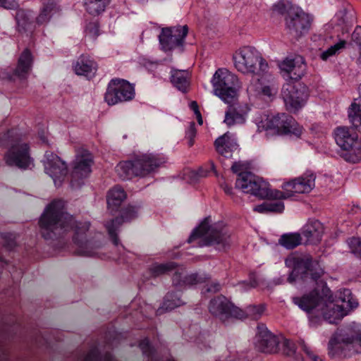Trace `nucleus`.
Returning <instances> with one entry per match:
<instances>
[{
  "label": "nucleus",
  "instance_id": "f257e3e1",
  "mask_svg": "<svg viewBox=\"0 0 361 361\" xmlns=\"http://www.w3.org/2000/svg\"><path fill=\"white\" fill-rule=\"evenodd\" d=\"M64 209L62 200H54L47 206L39 221L40 232L45 238H50L51 233L60 236L69 232L78 234L88 230L87 225L78 226L73 216Z\"/></svg>",
  "mask_w": 361,
  "mask_h": 361
},
{
  "label": "nucleus",
  "instance_id": "f03ea898",
  "mask_svg": "<svg viewBox=\"0 0 361 361\" xmlns=\"http://www.w3.org/2000/svg\"><path fill=\"white\" fill-rule=\"evenodd\" d=\"M165 162L164 157L147 153L137 156L133 160L120 162L116 166V171L122 179H130L134 176H146Z\"/></svg>",
  "mask_w": 361,
  "mask_h": 361
},
{
  "label": "nucleus",
  "instance_id": "7ed1b4c3",
  "mask_svg": "<svg viewBox=\"0 0 361 361\" xmlns=\"http://www.w3.org/2000/svg\"><path fill=\"white\" fill-rule=\"evenodd\" d=\"M285 264L291 269L288 278L289 282H294L299 278L304 279L308 276L316 280L323 274V270L318 262L314 260L308 253L293 252L286 258Z\"/></svg>",
  "mask_w": 361,
  "mask_h": 361
},
{
  "label": "nucleus",
  "instance_id": "20e7f679",
  "mask_svg": "<svg viewBox=\"0 0 361 361\" xmlns=\"http://www.w3.org/2000/svg\"><path fill=\"white\" fill-rule=\"evenodd\" d=\"M258 128L269 131L277 135H290L300 137L303 128L293 117L281 113L271 115H264L257 123Z\"/></svg>",
  "mask_w": 361,
  "mask_h": 361
},
{
  "label": "nucleus",
  "instance_id": "39448f33",
  "mask_svg": "<svg viewBox=\"0 0 361 361\" xmlns=\"http://www.w3.org/2000/svg\"><path fill=\"white\" fill-rule=\"evenodd\" d=\"M213 93L224 102L239 97L241 82L238 76L226 68L216 71L211 80Z\"/></svg>",
  "mask_w": 361,
  "mask_h": 361
},
{
  "label": "nucleus",
  "instance_id": "423d86ee",
  "mask_svg": "<svg viewBox=\"0 0 361 361\" xmlns=\"http://www.w3.org/2000/svg\"><path fill=\"white\" fill-rule=\"evenodd\" d=\"M235 68L244 74L259 75L268 68V63L254 47H245L233 55Z\"/></svg>",
  "mask_w": 361,
  "mask_h": 361
},
{
  "label": "nucleus",
  "instance_id": "0eeeda50",
  "mask_svg": "<svg viewBox=\"0 0 361 361\" xmlns=\"http://www.w3.org/2000/svg\"><path fill=\"white\" fill-rule=\"evenodd\" d=\"M361 353V334L353 329H346L336 334L329 342L331 356H349Z\"/></svg>",
  "mask_w": 361,
  "mask_h": 361
},
{
  "label": "nucleus",
  "instance_id": "6e6552de",
  "mask_svg": "<svg viewBox=\"0 0 361 361\" xmlns=\"http://www.w3.org/2000/svg\"><path fill=\"white\" fill-rule=\"evenodd\" d=\"M4 161L8 166H16L26 170L34 166V159L30 155L29 142L23 135L13 138L10 147L4 156Z\"/></svg>",
  "mask_w": 361,
  "mask_h": 361
},
{
  "label": "nucleus",
  "instance_id": "1a4fd4ad",
  "mask_svg": "<svg viewBox=\"0 0 361 361\" xmlns=\"http://www.w3.org/2000/svg\"><path fill=\"white\" fill-rule=\"evenodd\" d=\"M274 9L281 13L286 11V28L293 38L298 39L308 32L311 21L310 16L303 11L298 8H286L285 5L281 4L275 5Z\"/></svg>",
  "mask_w": 361,
  "mask_h": 361
},
{
  "label": "nucleus",
  "instance_id": "9d476101",
  "mask_svg": "<svg viewBox=\"0 0 361 361\" xmlns=\"http://www.w3.org/2000/svg\"><path fill=\"white\" fill-rule=\"evenodd\" d=\"M202 237L205 238L207 244L216 245L219 250L227 248L232 244V238L229 231L226 228H212L208 219L202 221L194 231L189 238V242Z\"/></svg>",
  "mask_w": 361,
  "mask_h": 361
},
{
  "label": "nucleus",
  "instance_id": "9b49d317",
  "mask_svg": "<svg viewBox=\"0 0 361 361\" xmlns=\"http://www.w3.org/2000/svg\"><path fill=\"white\" fill-rule=\"evenodd\" d=\"M324 307L319 314L318 322L322 319L327 320L330 323H334L338 320L342 319L347 314L348 312L357 307V303L355 302L354 305L350 299L345 300H336L333 299V295L329 288H326V294L324 295Z\"/></svg>",
  "mask_w": 361,
  "mask_h": 361
},
{
  "label": "nucleus",
  "instance_id": "f8f14e48",
  "mask_svg": "<svg viewBox=\"0 0 361 361\" xmlns=\"http://www.w3.org/2000/svg\"><path fill=\"white\" fill-rule=\"evenodd\" d=\"M135 97L133 85L128 81L115 78L112 79L107 87L104 100L109 106L116 105L121 102L132 100Z\"/></svg>",
  "mask_w": 361,
  "mask_h": 361
},
{
  "label": "nucleus",
  "instance_id": "ddd939ff",
  "mask_svg": "<svg viewBox=\"0 0 361 361\" xmlns=\"http://www.w3.org/2000/svg\"><path fill=\"white\" fill-rule=\"evenodd\" d=\"M325 294L326 288H323L321 293L313 291L302 297L294 298L293 302L309 314L312 322L318 323L319 314L324 307Z\"/></svg>",
  "mask_w": 361,
  "mask_h": 361
},
{
  "label": "nucleus",
  "instance_id": "4468645a",
  "mask_svg": "<svg viewBox=\"0 0 361 361\" xmlns=\"http://www.w3.org/2000/svg\"><path fill=\"white\" fill-rule=\"evenodd\" d=\"M282 97L288 109L297 111L308 97L307 88L299 82H288L283 87Z\"/></svg>",
  "mask_w": 361,
  "mask_h": 361
},
{
  "label": "nucleus",
  "instance_id": "2eb2a0df",
  "mask_svg": "<svg viewBox=\"0 0 361 361\" xmlns=\"http://www.w3.org/2000/svg\"><path fill=\"white\" fill-rule=\"evenodd\" d=\"M224 103L227 104V109L225 111L224 123L228 128L245 123L250 111L247 104L240 102L239 97H236L233 101Z\"/></svg>",
  "mask_w": 361,
  "mask_h": 361
},
{
  "label": "nucleus",
  "instance_id": "dca6fc26",
  "mask_svg": "<svg viewBox=\"0 0 361 361\" xmlns=\"http://www.w3.org/2000/svg\"><path fill=\"white\" fill-rule=\"evenodd\" d=\"M281 338L273 334L267 327L259 324L257 326V333L256 334L255 347L264 353H277L280 351Z\"/></svg>",
  "mask_w": 361,
  "mask_h": 361
},
{
  "label": "nucleus",
  "instance_id": "f3484780",
  "mask_svg": "<svg viewBox=\"0 0 361 361\" xmlns=\"http://www.w3.org/2000/svg\"><path fill=\"white\" fill-rule=\"evenodd\" d=\"M236 186L243 192L259 197H264L268 195L266 183L250 172L239 173Z\"/></svg>",
  "mask_w": 361,
  "mask_h": 361
},
{
  "label": "nucleus",
  "instance_id": "a211bd4d",
  "mask_svg": "<svg viewBox=\"0 0 361 361\" xmlns=\"http://www.w3.org/2000/svg\"><path fill=\"white\" fill-rule=\"evenodd\" d=\"M209 310L212 314L224 322L231 317L238 318L244 315L241 309L235 307L223 296L212 300Z\"/></svg>",
  "mask_w": 361,
  "mask_h": 361
},
{
  "label": "nucleus",
  "instance_id": "6ab92c4d",
  "mask_svg": "<svg viewBox=\"0 0 361 361\" xmlns=\"http://www.w3.org/2000/svg\"><path fill=\"white\" fill-rule=\"evenodd\" d=\"M188 32L187 25L163 28L159 42L164 50H171L183 44Z\"/></svg>",
  "mask_w": 361,
  "mask_h": 361
},
{
  "label": "nucleus",
  "instance_id": "aec40b11",
  "mask_svg": "<svg viewBox=\"0 0 361 361\" xmlns=\"http://www.w3.org/2000/svg\"><path fill=\"white\" fill-rule=\"evenodd\" d=\"M316 176L308 172L302 176L285 182V189L287 194L293 197L296 194L310 192L315 187Z\"/></svg>",
  "mask_w": 361,
  "mask_h": 361
},
{
  "label": "nucleus",
  "instance_id": "412c9836",
  "mask_svg": "<svg viewBox=\"0 0 361 361\" xmlns=\"http://www.w3.org/2000/svg\"><path fill=\"white\" fill-rule=\"evenodd\" d=\"M43 164L46 173L54 179L55 183L67 174L66 163L52 152H46Z\"/></svg>",
  "mask_w": 361,
  "mask_h": 361
},
{
  "label": "nucleus",
  "instance_id": "4be33fe9",
  "mask_svg": "<svg viewBox=\"0 0 361 361\" xmlns=\"http://www.w3.org/2000/svg\"><path fill=\"white\" fill-rule=\"evenodd\" d=\"M279 66L281 71L293 80L301 78L306 69L305 59L300 55L286 57L279 63Z\"/></svg>",
  "mask_w": 361,
  "mask_h": 361
},
{
  "label": "nucleus",
  "instance_id": "5701e85b",
  "mask_svg": "<svg viewBox=\"0 0 361 361\" xmlns=\"http://www.w3.org/2000/svg\"><path fill=\"white\" fill-rule=\"evenodd\" d=\"M93 163L92 154L85 149L78 152L72 171V176L75 179L87 177L91 172Z\"/></svg>",
  "mask_w": 361,
  "mask_h": 361
},
{
  "label": "nucleus",
  "instance_id": "b1692460",
  "mask_svg": "<svg viewBox=\"0 0 361 361\" xmlns=\"http://www.w3.org/2000/svg\"><path fill=\"white\" fill-rule=\"evenodd\" d=\"M33 56L28 49H25L20 54L13 75L20 79H25L28 75L33 63Z\"/></svg>",
  "mask_w": 361,
  "mask_h": 361
},
{
  "label": "nucleus",
  "instance_id": "393cba45",
  "mask_svg": "<svg viewBox=\"0 0 361 361\" xmlns=\"http://www.w3.org/2000/svg\"><path fill=\"white\" fill-rule=\"evenodd\" d=\"M322 230V225L317 221L307 224L302 231V235L305 238V244L319 243L321 240Z\"/></svg>",
  "mask_w": 361,
  "mask_h": 361
},
{
  "label": "nucleus",
  "instance_id": "a878e982",
  "mask_svg": "<svg viewBox=\"0 0 361 361\" xmlns=\"http://www.w3.org/2000/svg\"><path fill=\"white\" fill-rule=\"evenodd\" d=\"M335 140L337 145L343 149L349 147L358 140L355 133H353L346 127H338L335 130Z\"/></svg>",
  "mask_w": 361,
  "mask_h": 361
},
{
  "label": "nucleus",
  "instance_id": "bb28decb",
  "mask_svg": "<svg viewBox=\"0 0 361 361\" xmlns=\"http://www.w3.org/2000/svg\"><path fill=\"white\" fill-rule=\"evenodd\" d=\"M235 146L236 143L229 133H225L215 141L216 151L224 157L231 156V152L235 148Z\"/></svg>",
  "mask_w": 361,
  "mask_h": 361
},
{
  "label": "nucleus",
  "instance_id": "cd10ccee",
  "mask_svg": "<svg viewBox=\"0 0 361 361\" xmlns=\"http://www.w3.org/2000/svg\"><path fill=\"white\" fill-rule=\"evenodd\" d=\"M127 194L121 186L111 188L107 195L108 207L111 210H116L126 200Z\"/></svg>",
  "mask_w": 361,
  "mask_h": 361
},
{
  "label": "nucleus",
  "instance_id": "c85d7f7f",
  "mask_svg": "<svg viewBox=\"0 0 361 361\" xmlns=\"http://www.w3.org/2000/svg\"><path fill=\"white\" fill-rule=\"evenodd\" d=\"M342 157L347 161L356 163L361 160V140L342 149Z\"/></svg>",
  "mask_w": 361,
  "mask_h": 361
},
{
  "label": "nucleus",
  "instance_id": "c756f323",
  "mask_svg": "<svg viewBox=\"0 0 361 361\" xmlns=\"http://www.w3.org/2000/svg\"><path fill=\"white\" fill-rule=\"evenodd\" d=\"M279 244L287 250H292L302 244V238L299 233H286L280 237Z\"/></svg>",
  "mask_w": 361,
  "mask_h": 361
},
{
  "label": "nucleus",
  "instance_id": "7c9ffc66",
  "mask_svg": "<svg viewBox=\"0 0 361 361\" xmlns=\"http://www.w3.org/2000/svg\"><path fill=\"white\" fill-rule=\"evenodd\" d=\"M58 11V7L54 0H48L44 4L41 11L36 18V23L39 25L47 23L51 17Z\"/></svg>",
  "mask_w": 361,
  "mask_h": 361
},
{
  "label": "nucleus",
  "instance_id": "2f4dec72",
  "mask_svg": "<svg viewBox=\"0 0 361 361\" xmlns=\"http://www.w3.org/2000/svg\"><path fill=\"white\" fill-rule=\"evenodd\" d=\"M96 68V65L92 61L85 59H80L74 66L76 74L85 76L94 74Z\"/></svg>",
  "mask_w": 361,
  "mask_h": 361
},
{
  "label": "nucleus",
  "instance_id": "473e14b6",
  "mask_svg": "<svg viewBox=\"0 0 361 361\" xmlns=\"http://www.w3.org/2000/svg\"><path fill=\"white\" fill-rule=\"evenodd\" d=\"M17 29L20 32H24L32 27V16L30 12L24 10H19L16 16Z\"/></svg>",
  "mask_w": 361,
  "mask_h": 361
},
{
  "label": "nucleus",
  "instance_id": "72a5a7b5",
  "mask_svg": "<svg viewBox=\"0 0 361 361\" xmlns=\"http://www.w3.org/2000/svg\"><path fill=\"white\" fill-rule=\"evenodd\" d=\"M188 73L185 71H173L171 75L172 83L182 92H186L189 82Z\"/></svg>",
  "mask_w": 361,
  "mask_h": 361
},
{
  "label": "nucleus",
  "instance_id": "f704fd0d",
  "mask_svg": "<svg viewBox=\"0 0 361 361\" xmlns=\"http://www.w3.org/2000/svg\"><path fill=\"white\" fill-rule=\"evenodd\" d=\"M265 310L266 305L264 304L250 305L245 310H241L244 315L243 317H238L237 319H243L250 317L253 319H258L264 314Z\"/></svg>",
  "mask_w": 361,
  "mask_h": 361
},
{
  "label": "nucleus",
  "instance_id": "c9c22d12",
  "mask_svg": "<svg viewBox=\"0 0 361 361\" xmlns=\"http://www.w3.org/2000/svg\"><path fill=\"white\" fill-rule=\"evenodd\" d=\"M110 0H85L87 11L93 16L100 14L105 10Z\"/></svg>",
  "mask_w": 361,
  "mask_h": 361
},
{
  "label": "nucleus",
  "instance_id": "e433bc0d",
  "mask_svg": "<svg viewBox=\"0 0 361 361\" xmlns=\"http://www.w3.org/2000/svg\"><path fill=\"white\" fill-rule=\"evenodd\" d=\"M176 268L173 262H167L164 264H154L149 268V271L153 276H159L167 274Z\"/></svg>",
  "mask_w": 361,
  "mask_h": 361
},
{
  "label": "nucleus",
  "instance_id": "4c0bfd02",
  "mask_svg": "<svg viewBox=\"0 0 361 361\" xmlns=\"http://www.w3.org/2000/svg\"><path fill=\"white\" fill-rule=\"evenodd\" d=\"M348 117L351 123L361 132V106L351 104L348 110Z\"/></svg>",
  "mask_w": 361,
  "mask_h": 361
},
{
  "label": "nucleus",
  "instance_id": "58836bf2",
  "mask_svg": "<svg viewBox=\"0 0 361 361\" xmlns=\"http://www.w3.org/2000/svg\"><path fill=\"white\" fill-rule=\"evenodd\" d=\"M183 269H181L180 271L178 270L175 272L173 276V283L176 286H181L183 285H190L196 282V276L191 275L189 276L183 277Z\"/></svg>",
  "mask_w": 361,
  "mask_h": 361
},
{
  "label": "nucleus",
  "instance_id": "ea45409f",
  "mask_svg": "<svg viewBox=\"0 0 361 361\" xmlns=\"http://www.w3.org/2000/svg\"><path fill=\"white\" fill-rule=\"evenodd\" d=\"M284 209V204L281 202H272L269 204H263L257 207L256 210L258 212H273L281 213Z\"/></svg>",
  "mask_w": 361,
  "mask_h": 361
},
{
  "label": "nucleus",
  "instance_id": "a19ab883",
  "mask_svg": "<svg viewBox=\"0 0 361 361\" xmlns=\"http://www.w3.org/2000/svg\"><path fill=\"white\" fill-rule=\"evenodd\" d=\"M280 350L286 356L292 357L295 353V344L286 338H281Z\"/></svg>",
  "mask_w": 361,
  "mask_h": 361
},
{
  "label": "nucleus",
  "instance_id": "79ce46f5",
  "mask_svg": "<svg viewBox=\"0 0 361 361\" xmlns=\"http://www.w3.org/2000/svg\"><path fill=\"white\" fill-rule=\"evenodd\" d=\"M345 44V41H340L339 42L336 43L334 46H331L326 51H323L320 57L323 61H326L329 57L335 55L338 51L340 49L344 48Z\"/></svg>",
  "mask_w": 361,
  "mask_h": 361
},
{
  "label": "nucleus",
  "instance_id": "37998d69",
  "mask_svg": "<svg viewBox=\"0 0 361 361\" xmlns=\"http://www.w3.org/2000/svg\"><path fill=\"white\" fill-rule=\"evenodd\" d=\"M348 244L351 252L356 257L361 258V239L353 237L348 240Z\"/></svg>",
  "mask_w": 361,
  "mask_h": 361
},
{
  "label": "nucleus",
  "instance_id": "c03bdc74",
  "mask_svg": "<svg viewBox=\"0 0 361 361\" xmlns=\"http://www.w3.org/2000/svg\"><path fill=\"white\" fill-rule=\"evenodd\" d=\"M285 183H283L281 188L282 190H271L269 192H268V195L271 197L276 200H285L290 197H292V195L287 194V191L285 189Z\"/></svg>",
  "mask_w": 361,
  "mask_h": 361
},
{
  "label": "nucleus",
  "instance_id": "a18cd8bd",
  "mask_svg": "<svg viewBox=\"0 0 361 361\" xmlns=\"http://www.w3.org/2000/svg\"><path fill=\"white\" fill-rule=\"evenodd\" d=\"M196 135L195 124L191 122L186 131V138L188 140V146L192 147L194 145V138Z\"/></svg>",
  "mask_w": 361,
  "mask_h": 361
},
{
  "label": "nucleus",
  "instance_id": "49530a36",
  "mask_svg": "<svg viewBox=\"0 0 361 361\" xmlns=\"http://www.w3.org/2000/svg\"><path fill=\"white\" fill-rule=\"evenodd\" d=\"M87 35L92 39H94L99 35V27L94 23H90L86 29Z\"/></svg>",
  "mask_w": 361,
  "mask_h": 361
},
{
  "label": "nucleus",
  "instance_id": "de8ad7c7",
  "mask_svg": "<svg viewBox=\"0 0 361 361\" xmlns=\"http://www.w3.org/2000/svg\"><path fill=\"white\" fill-rule=\"evenodd\" d=\"M2 243L8 248H11L15 245L14 238L11 234L4 233L1 235Z\"/></svg>",
  "mask_w": 361,
  "mask_h": 361
},
{
  "label": "nucleus",
  "instance_id": "09e8293b",
  "mask_svg": "<svg viewBox=\"0 0 361 361\" xmlns=\"http://www.w3.org/2000/svg\"><path fill=\"white\" fill-rule=\"evenodd\" d=\"M353 41L361 47V27H357L355 30L352 35ZM360 64H361V54L358 59Z\"/></svg>",
  "mask_w": 361,
  "mask_h": 361
},
{
  "label": "nucleus",
  "instance_id": "8fccbe9b",
  "mask_svg": "<svg viewBox=\"0 0 361 361\" xmlns=\"http://www.w3.org/2000/svg\"><path fill=\"white\" fill-rule=\"evenodd\" d=\"M205 292L216 293L220 290V284L218 282L207 283L205 286Z\"/></svg>",
  "mask_w": 361,
  "mask_h": 361
},
{
  "label": "nucleus",
  "instance_id": "3c124183",
  "mask_svg": "<svg viewBox=\"0 0 361 361\" xmlns=\"http://www.w3.org/2000/svg\"><path fill=\"white\" fill-rule=\"evenodd\" d=\"M0 6L8 9H12L17 6V2L16 0H0Z\"/></svg>",
  "mask_w": 361,
  "mask_h": 361
},
{
  "label": "nucleus",
  "instance_id": "603ef678",
  "mask_svg": "<svg viewBox=\"0 0 361 361\" xmlns=\"http://www.w3.org/2000/svg\"><path fill=\"white\" fill-rule=\"evenodd\" d=\"M232 171L234 173H240L241 170L243 169V166L239 163H234L231 167Z\"/></svg>",
  "mask_w": 361,
  "mask_h": 361
},
{
  "label": "nucleus",
  "instance_id": "864d4df0",
  "mask_svg": "<svg viewBox=\"0 0 361 361\" xmlns=\"http://www.w3.org/2000/svg\"><path fill=\"white\" fill-rule=\"evenodd\" d=\"M190 107L193 110L195 114L200 113L198 104L195 101H192L190 104Z\"/></svg>",
  "mask_w": 361,
  "mask_h": 361
},
{
  "label": "nucleus",
  "instance_id": "5fc2aeb1",
  "mask_svg": "<svg viewBox=\"0 0 361 361\" xmlns=\"http://www.w3.org/2000/svg\"><path fill=\"white\" fill-rule=\"evenodd\" d=\"M305 350L306 351L307 354L310 356V357L313 361H322V360L319 357H318L317 355H314L313 353L310 352L306 348H305Z\"/></svg>",
  "mask_w": 361,
  "mask_h": 361
},
{
  "label": "nucleus",
  "instance_id": "6e6d98bb",
  "mask_svg": "<svg viewBox=\"0 0 361 361\" xmlns=\"http://www.w3.org/2000/svg\"><path fill=\"white\" fill-rule=\"evenodd\" d=\"M114 221H112L111 224H109L107 225V228H108V231H109V233L111 234V235H113L114 233Z\"/></svg>",
  "mask_w": 361,
  "mask_h": 361
},
{
  "label": "nucleus",
  "instance_id": "4d7b16f0",
  "mask_svg": "<svg viewBox=\"0 0 361 361\" xmlns=\"http://www.w3.org/2000/svg\"><path fill=\"white\" fill-rule=\"evenodd\" d=\"M196 117H197V122L200 125H202L203 123V121H202V115H201V113H198L197 114H195Z\"/></svg>",
  "mask_w": 361,
  "mask_h": 361
},
{
  "label": "nucleus",
  "instance_id": "13d9d810",
  "mask_svg": "<svg viewBox=\"0 0 361 361\" xmlns=\"http://www.w3.org/2000/svg\"><path fill=\"white\" fill-rule=\"evenodd\" d=\"M263 92L265 94L271 95V90L269 87H264Z\"/></svg>",
  "mask_w": 361,
  "mask_h": 361
},
{
  "label": "nucleus",
  "instance_id": "bf43d9fd",
  "mask_svg": "<svg viewBox=\"0 0 361 361\" xmlns=\"http://www.w3.org/2000/svg\"><path fill=\"white\" fill-rule=\"evenodd\" d=\"M165 305H166V308H173V307H176V306H178L180 305V302L178 301V302L176 303L173 306H171L169 304H167V302L165 303Z\"/></svg>",
  "mask_w": 361,
  "mask_h": 361
},
{
  "label": "nucleus",
  "instance_id": "052dcab7",
  "mask_svg": "<svg viewBox=\"0 0 361 361\" xmlns=\"http://www.w3.org/2000/svg\"><path fill=\"white\" fill-rule=\"evenodd\" d=\"M352 104H357V106H361V99L355 100Z\"/></svg>",
  "mask_w": 361,
  "mask_h": 361
},
{
  "label": "nucleus",
  "instance_id": "680f3d73",
  "mask_svg": "<svg viewBox=\"0 0 361 361\" xmlns=\"http://www.w3.org/2000/svg\"><path fill=\"white\" fill-rule=\"evenodd\" d=\"M226 192H228H228H230V189H227V190H226Z\"/></svg>",
  "mask_w": 361,
  "mask_h": 361
}]
</instances>
